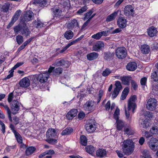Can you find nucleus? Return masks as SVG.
<instances>
[{"mask_svg":"<svg viewBox=\"0 0 158 158\" xmlns=\"http://www.w3.org/2000/svg\"><path fill=\"white\" fill-rule=\"evenodd\" d=\"M49 77L47 73L45 72L42 73L39 75H35L33 76L32 79L33 80L32 83L33 87L38 86L40 85V83H43L46 82Z\"/></svg>","mask_w":158,"mask_h":158,"instance_id":"nucleus-1","label":"nucleus"},{"mask_svg":"<svg viewBox=\"0 0 158 158\" xmlns=\"http://www.w3.org/2000/svg\"><path fill=\"white\" fill-rule=\"evenodd\" d=\"M122 146L125 154L127 155H131L134 149V144L131 139L124 140Z\"/></svg>","mask_w":158,"mask_h":158,"instance_id":"nucleus-2","label":"nucleus"},{"mask_svg":"<svg viewBox=\"0 0 158 158\" xmlns=\"http://www.w3.org/2000/svg\"><path fill=\"white\" fill-rule=\"evenodd\" d=\"M137 99L136 96L133 95L129 98L128 102L127 110L128 111L131 110L133 113H134L135 110L137 108L135 102Z\"/></svg>","mask_w":158,"mask_h":158,"instance_id":"nucleus-3","label":"nucleus"},{"mask_svg":"<svg viewBox=\"0 0 158 158\" xmlns=\"http://www.w3.org/2000/svg\"><path fill=\"white\" fill-rule=\"evenodd\" d=\"M96 123L95 120L94 119L88 120L85 125V128L86 131L89 133L94 131L96 129Z\"/></svg>","mask_w":158,"mask_h":158,"instance_id":"nucleus-4","label":"nucleus"},{"mask_svg":"<svg viewBox=\"0 0 158 158\" xmlns=\"http://www.w3.org/2000/svg\"><path fill=\"white\" fill-rule=\"evenodd\" d=\"M114 53L118 59H123L126 57L127 52L124 47H119L116 49Z\"/></svg>","mask_w":158,"mask_h":158,"instance_id":"nucleus-5","label":"nucleus"},{"mask_svg":"<svg viewBox=\"0 0 158 158\" xmlns=\"http://www.w3.org/2000/svg\"><path fill=\"white\" fill-rule=\"evenodd\" d=\"M157 106V101L154 98H149L146 105L147 108L149 110L153 111L155 110Z\"/></svg>","mask_w":158,"mask_h":158,"instance_id":"nucleus-6","label":"nucleus"},{"mask_svg":"<svg viewBox=\"0 0 158 158\" xmlns=\"http://www.w3.org/2000/svg\"><path fill=\"white\" fill-rule=\"evenodd\" d=\"M94 102L91 100L87 101L84 104L83 108L84 110L91 112L93 111L94 109Z\"/></svg>","mask_w":158,"mask_h":158,"instance_id":"nucleus-7","label":"nucleus"},{"mask_svg":"<svg viewBox=\"0 0 158 158\" xmlns=\"http://www.w3.org/2000/svg\"><path fill=\"white\" fill-rule=\"evenodd\" d=\"M10 107L13 114H16L19 110L20 106L19 102L17 100H13L10 103Z\"/></svg>","mask_w":158,"mask_h":158,"instance_id":"nucleus-8","label":"nucleus"},{"mask_svg":"<svg viewBox=\"0 0 158 158\" xmlns=\"http://www.w3.org/2000/svg\"><path fill=\"white\" fill-rule=\"evenodd\" d=\"M149 146L150 148L154 151L158 150V140L157 139L152 137L149 141Z\"/></svg>","mask_w":158,"mask_h":158,"instance_id":"nucleus-9","label":"nucleus"},{"mask_svg":"<svg viewBox=\"0 0 158 158\" xmlns=\"http://www.w3.org/2000/svg\"><path fill=\"white\" fill-rule=\"evenodd\" d=\"M10 127L12 132L14 133L17 142L19 143H22L23 142L22 137L15 130L14 125L12 124H10Z\"/></svg>","mask_w":158,"mask_h":158,"instance_id":"nucleus-10","label":"nucleus"},{"mask_svg":"<svg viewBox=\"0 0 158 158\" xmlns=\"http://www.w3.org/2000/svg\"><path fill=\"white\" fill-rule=\"evenodd\" d=\"M21 13V10H18L16 11L14 15L11 18V20L10 23L7 25L6 28L9 29L14 24V23L17 21L19 18Z\"/></svg>","mask_w":158,"mask_h":158,"instance_id":"nucleus-11","label":"nucleus"},{"mask_svg":"<svg viewBox=\"0 0 158 158\" xmlns=\"http://www.w3.org/2000/svg\"><path fill=\"white\" fill-rule=\"evenodd\" d=\"M124 14L127 16H133L134 11L133 7L131 5H127L126 6L124 9Z\"/></svg>","mask_w":158,"mask_h":158,"instance_id":"nucleus-12","label":"nucleus"},{"mask_svg":"<svg viewBox=\"0 0 158 158\" xmlns=\"http://www.w3.org/2000/svg\"><path fill=\"white\" fill-rule=\"evenodd\" d=\"M67 27L68 29L73 30L74 28L77 27L79 28V26L77 20L75 19H72L71 21L69 22Z\"/></svg>","mask_w":158,"mask_h":158,"instance_id":"nucleus-13","label":"nucleus"},{"mask_svg":"<svg viewBox=\"0 0 158 158\" xmlns=\"http://www.w3.org/2000/svg\"><path fill=\"white\" fill-rule=\"evenodd\" d=\"M66 64L67 66H69V63L66 60L63 58L58 59L55 61L53 65L55 66H65Z\"/></svg>","mask_w":158,"mask_h":158,"instance_id":"nucleus-14","label":"nucleus"},{"mask_svg":"<svg viewBox=\"0 0 158 158\" xmlns=\"http://www.w3.org/2000/svg\"><path fill=\"white\" fill-rule=\"evenodd\" d=\"M115 58V53L114 52H106L104 53L103 58L105 60L108 61L113 60Z\"/></svg>","mask_w":158,"mask_h":158,"instance_id":"nucleus-15","label":"nucleus"},{"mask_svg":"<svg viewBox=\"0 0 158 158\" xmlns=\"http://www.w3.org/2000/svg\"><path fill=\"white\" fill-rule=\"evenodd\" d=\"M60 4V8L63 9V11L64 12H66L67 10L68 11V10L70 9V4L69 0H66V1L63 0L61 1Z\"/></svg>","mask_w":158,"mask_h":158,"instance_id":"nucleus-16","label":"nucleus"},{"mask_svg":"<svg viewBox=\"0 0 158 158\" xmlns=\"http://www.w3.org/2000/svg\"><path fill=\"white\" fill-rule=\"evenodd\" d=\"M127 23V20L124 17H120L118 19L117 24L120 28L123 29L126 27Z\"/></svg>","mask_w":158,"mask_h":158,"instance_id":"nucleus-17","label":"nucleus"},{"mask_svg":"<svg viewBox=\"0 0 158 158\" xmlns=\"http://www.w3.org/2000/svg\"><path fill=\"white\" fill-rule=\"evenodd\" d=\"M22 24H23V27L20 34L24 35L26 37H27L29 36L31 32L25 23L23 22Z\"/></svg>","mask_w":158,"mask_h":158,"instance_id":"nucleus-18","label":"nucleus"},{"mask_svg":"<svg viewBox=\"0 0 158 158\" xmlns=\"http://www.w3.org/2000/svg\"><path fill=\"white\" fill-rule=\"evenodd\" d=\"M19 84L21 87L27 88L30 85V81L28 77H25L20 81Z\"/></svg>","mask_w":158,"mask_h":158,"instance_id":"nucleus-19","label":"nucleus"},{"mask_svg":"<svg viewBox=\"0 0 158 158\" xmlns=\"http://www.w3.org/2000/svg\"><path fill=\"white\" fill-rule=\"evenodd\" d=\"M51 10L52 11L54 17H60L62 15V12H64L63 11V9L60 7L56 8H52L51 9Z\"/></svg>","mask_w":158,"mask_h":158,"instance_id":"nucleus-20","label":"nucleus"},{"mask_svg":"<svg viewBox=\"0 0 158 158\" xmlns=\"http://www.w3.org/2000/svg\"><path fill=\"white\" fill-rule=\"evenodd\" d=\"M157 32L156 28L153 26L147 29L148 35L151 37L155 36Z\"/></svg>","mask_w":158,"mask_h":158,"instance_id":"nucleus-21","label":"nucleus"},{"mask_svg":"<svg viewBox=\"0 0 158 158\" xmlns=\"http://www.w3.org/2000/svg\"><path fill=\"white\" fill-rule=\"evenodd\" d=\"M137 68V64L135 62H130L126 66L127 69L129 71H133L136 70Z\"/></svg>","mask_w":158,"mask_h":158,"instance_id":"nucleus-22","label":"nucleus"},{"mask_svg":"<svg viewBox=\"0 0 158 158\" xmlns=\"http://www.w3.org/2000/svg\"><path fill=\"white\" fill-rule=\"evenodd\" d=\"M140 51L143 54H148L151 51L150 47L147 44H143L141 46Z\"/></svg>","mask_w":158,"mask_h":158,"instance_id":"nucleus-23","label":"nucleus"},{"mask_svg":"<svg viewBox=\"0 0 158 158\" xmlns=\"http://www.w3.org/2000/svg\"><path fill=\"white\" fill-rule=\"evenodd\" d=\"M77 109H72L67 113V118L69 119H72L77 115Z\"/></svg>","mask_w":158,"mask_h":158,"instance_id":"nucleus-24","label":"nucleus"},{"mask_svg":"<svg viewBox=\"0 0 158 158\" xmlns=\"http://www.w3.org/2000/svg\"><path fill=\"white\" fill-rule=\"evenodd\" d=\"M56 130L52 128L49 129L46 133V137L48 138L53 137L56 135Z\"/></svg>","mask_w":158,"mask_h":158,"instance_id":"nucleus-25","label":"nucleus"},{"mask_svg":"<svg viewBox=\"0 0 158 158\" xmlns=\"http://www.w3.org/2000/svg\"><path fill=\"white\" fill-rule=\"evenodd\" d=\"M104 46L103 42L99 41L97 42L93 47V50L95 51H98Z\"/></svg>","mask_w":158,"mask_h":158,"instance_id":"nucleus-26","label":"nucleus"},{"mask_svg":"<svg viewBox=\"0 0 158 158\" xmlns=\"http://www.w3.org/2000/svg\"><path fill=\"white\" fill-rule=\"evenodd\" d=\"M131 76H124L121 77L119 78L122 81L123 84L128 85H130V81L131 80Z\"/></svg>","mask_w":158,"mask_h":158,"instance_id":"nucleus-27","label":"nucleus"},{"mask_svg":"<svg viewBox=\"0 0 158 158\" xmlns=\"http://www.w3.org/2000/svg\"><path fill=\"white\" fill-rule=\"evenodd\" d=\"M96 155L97 157L103 158L106 155V152L105 149L100 148L96 151Z\"/></svg>","mask_w":158,"mask_h":158,"instance_id":"nucleus-28","label":"nucleus"},{"mask_svg":"<svg viewBox=\"0 0 158 158\" xmlns=\"http://www.w3.org/2000/svg\"><path fill=\"white\" fill-rule=\"evenodd\" d=\"M33 14L31 11H26L24 14V19L25 21H29L32 20V16Z\"/></svg>","mask_w":158,"mask_h":158,"instance_id":"nucleus-29","label":"nucleus"},{"mask_svg":"<svg viewBox=\"0 0 158 158\" xmlns=\"http://www.w3.org/2000/svg\"><path fill=\"white\" fill-rule=\"evenodd\" d=\"M150 122L147 119H142L139 124L140 127L143 129H146L149 127Z\"/></svg>","mask_w":158,"mask_h":158,"instance_id":"nucleus-30","label":"nucleus"},{"mask_svg":"<svg viewBox=\"0 0 158 158\" xmlns=\"http://www.w3.org/2000/svg\"><path fill=\"white\" fill-rule=\"evenodd\" d=\"M98 56V53L95 52H92L86 55L87 60L89 61L92 60L97 59Z\"/></svg>","mask_w":158,"mask_h":158,"instance_id":"nucleus-31","label":"nucleus"},{"mask_svg":"<svg viewBox=\"0 0 158 158\" xmlns=\"http://www.w3.org/2000/svg\"><path fill=\"white\" fill-rule=\"evenodd\" d=\"M36 149L35 147H29L27 148L25 151V154L27 156L30 155L34 153L36 151Z\"/></svg>","mask_w":158,"mask_h":158,"instance_id":"nucleus-32","label":"nucleus"},{"mask_svg":"<svg viewBox=\"0 0 158 158\" xmlns=\"http://www.w3.org/2000/svg\"><path fill=\"white\" fill-rule=\"evenodd\" d=\"M10 4L9 2H6L2 5L1 11L4 13H7L10 9Z\"/></svg>","mask_w":158,"mask_h":158,"instance_id":"nucleus-33","label":"nucleus"},{"mask_svg":"<svg viewBox=\"0 0 158 158\" xmlns=\"http://www.w3.org/2000/svg\"><path fill=\"white\" fill-rule=\"evenodd\" d=\"M118 12V10L116 11H115L113 13L107 16L106 21L107 22H110L114 20L116 16L117 15Z\"/></svg>","mask_w":158,"mask_h":158,"instance_id":"nucleus-34","label":"nucleus"},{"mask_svg":"<svg viewBox=\"0 0 158 158\" xmlns=\"http://www.w3.org/2000/svg\"><path fill=\"white\" fill-rule=\"evenodd\" d=\"M73 33L71 30L66 31L64 34V36L67 40L72 39L73 36Z\"/></svg>","mask_w":158,"mask_h":158,"instance_id":"nucleus-35","label":"nucleus"},{"mask_svg":"<svg viewBox=\"0 0 158 158\" xmlns=\"http://www.w3.org/2000/svg\"><path fill=\"white\" fill-rule=\"evenodd\" d=\"M95 150V148L93 146L91 145H88L85 147L86 152L89 154L91 155L94 153Z\"/></svg>","mask_w":158,"mask_h":158,"instance_id":"nucleus-36","label":"nucleus"},{"mask_svg":"<svg viewBox=\"0 0 158 158\" xmlns=\"http://www.w3.org/2000/svg\"><path fill=\"white\" fill-rule=\"evenodd\" d=\"M73 131V130L72 127H67L62 131L61 134L63 135H69L71 134Z\"/></svg>","mask_w":158,"mask_h":158,"instance_id":"nucleus-37","label":"nucleus"},{"mask_svg":"<svg viewBox=\"0 0 158 158\" xmlns=\"http://www.w3.org/2000/svg\"><path fill=\"white\" fill-rule=\"evenodd\" d=\"M23 24L22 25L21 24H19L15 26L13 28L14 32L16 35L18 34L19 33L22 31L23 29Z\"/></svg>","mask_w":158,"mask_h":158,"instance_id":"nucleus-38","label":"nucleus"},{"mask_svg":"<svg viewBox=\"0 0 158 158\" xmlns=\"http://www.w3.org/2000/svg\"><path fill=\"white\" fill-rule=\"evenodd\" d=\"M151 78L153 81L157 82L158 81V70H156L151 73Z\"/></svg>","mask_w":158,"mask_h":158,"instance_id":"nucleus-39","label":"nucleus"},{"mask_svg":"<svg viewBox=\"0 0 158 158\" xmlns=\"http://www.w3.org/2000/svg\"><path fill=\"white\" fill-rule=\"evenodd\" d=\"M63 69L60 67L57 68L55 69L53 71V75L58 77L61 74L62 72Z\"/></svg>","mask_w":158,"mask_h":158,"instance_id":"nucleus-40","label":"nucleus"},{"mask_svg":"<svg viewBox=\"0 0 158 158\" xmlns=\"http://www.w3.org/2000/svg\"><path fill=\"white\" fill-rule=\"evenodd\" d=\"M33 25L37 28H41L43 26L44 23L39 19H37V21L35 20L33 23Z\"/></svg>","mask_w":158,"mask_h":158,"instance_id":"nucleus-41","label":"nucleus"},{"mask_svg":"<svg viewBox=\"0 0 158 158\" xmlns=\"http://www.w3.org/2000/svg\"><path fill=\"white\" fill-rule=\"evenodd\" d=\"M3 107L6 111L8 115V117L9 120L10 121L12 122V119L11 115V111L10 109L8 106L6 105H5Z\"/></svg>","mask_w":158,"mask_h":158,"instance_id":"nucleus-42","label":"nucleus"},{"mask_svg":"<svg viewBox=\"0 0 158 158\" xmlns=\"http://www.w3.org/2000/svg\"><path fill=\"white\" fill-rule=\"evenodd\" d=\"M80 143L82 145L85 146L87 143V139L84 135H82L80 136Z\"/></svg>","mask_w":158,"mask_h":158,"instance_id":"nucleus-43","label":"nucleus"},{"mask_svg":"<svg viewBox=\"0 0 158 158\" xmlns=\"http://www.w3.org/2000/svg\"><path fill=\"white\" fill-rule=\"evenodd\" d=\"M34 3L39 4L40 6L43 7L46 5L47 0H35L34 1Z\"/></svg>","mask_w":158,"mask_h":158,"instance_id":"nucleus-44","label":"nucleus"},{"mask_svg":"<svg viewBox=\"0 0 158 158\" xmlns=\"http://www.w3.org/2000/svg\"><path fill=\"white\" fill-rule=\"evenodd\" d=\"M117 129L118 131L121 130L123 128L124 125L122 121L120 120H116Z\"/></svg>","mask_w":158,"mask_h":158,"instance_id":"nucleus-45","label":"nucleus"},{"mask_svg":"<svg viewBox=\"0 0 158 158\" xmlns=\"http://www.w3.org/2000/svg\"><path fill=\"white\" fill-rule=\"evenodd\" d=\"M24 64L23 62H18L12 68V69L10 71V73L11 74L12 73V75L13 76V73L14 72V70L15 69H16L22 65Z\"/></svg>","mask_w":158,"mask_h":158,"instance_id":"nucleus-46","label":"nucleus"},{"mask_svg":"<svg viewBox=\"0 0 158 158\" xmlns=\"http://www.w3.org/2000/svg\"><path fill=\"white\" fill-rule=\"evenodd\" d=\"M16 40L18 44H21L23 41V36L20 35H18L16 37Z\"/></svg>","mask_w":158,"mask_h":158,"instance_id":"nucleus-47","label":"nucleus"},{"mask_svg":"<svg viewBox=\"0 0 158 158\" xmlns=\"http://www.w3.org/2000/svg\"><path fill=\"white\" fill-rule=\"evenodd\" d=\"M150 131L152 135H156L158 134V127L157 126L153 127L151 128Z\"/></svg>","mask_w":158,"mask_h":158,"instance_id":"nucleus-48","label":"nucleus"},{"mask_svg":"<svg viewBox=\"0 0 158 158\" xmlns=\"http://www.w3.org/2000/svg\"><path fill=\"white\" fill-rule=\"evenodd\" d=\"M145 119H147L149 121L153 117L152 113L150 111H148L144 114Z\"/></svg>","mask_w":158,"mask_h":158,"instance_id":"nucleus-49","label":"nucleus"},{"mask_svg":"<svg viewBox=\"0 0 158 158\" xmlns=\"http://www.w3.org/2000/svg\"><path fill=\"white\" fill-rule=\"evenodd\" d=\"M120 110L118 108H117L114 114V118L116 120L119 119Z\"/></svg>","mask_w":158,"mask_h":158,"instance_id":"nucleus-50","label":"nucleus"},{"mask_svg":"<svg viewBox=\"0 0 158 158\" xmlns=\"http://www.w3.org/2000/svg\"><path fill=\"white\" fill-rule=\"evenodd\" d=\"M120 90L117 89H114L113 92L112 94L113 99H115L118 95Z\"/></svg>","mask_w":158,"mask_h":158,"instance_id":"nucleus-51","label":"nucleus"},{"mask_svg":"<svg viewBox=\"0 0 158 158\" xmlns=\"http://www.w3.org/2000/svg\"><path fill=\"white\" fill-rule=\"evenodd\" d=\"M93 13V11L92 10H89L88 12L85 15L84 20H86L88 19L91 16Z\"/></svg>","mask_w":158,"mask_h":158,"instance_id":"nucleus-52","label":"nucleus"},{"mask_svg":"<svg viewBox=\"0 0 158 158\" xmlns=\"http://www.w3.org/2000/svg\"><path fill=\"white\" fill-rule=\"evenodd\" d=\"M115 85L116 87L114 89H119V90H120L122 89L121 84L119 81H117L115 82Z\"/></svg>","mask_w":158,"mask_h":158,"instance_id":"nucleus-53","label":"nucleus"},{"mask_svg":"<svg viewBox=\"0 0 158 158\" xmlns=\"http://www.w3.org/2000/svg\"><path fill=\"white\" fill-rule=\"evenodd\" d=\"M111 72L110 70L108 68L106 69L102 73V75L104 77L108 76Z\"/></svg>","mask_w":158,"mask_h":158,"instance_id":"nucleus-54","label":"nucleus"},{"mask_svg":"<svg viewBox=\"0 0 158 158\" xmlns=\"http://www.w3.org/2000/svg\"><path fill=\"white\" fill-rule=\"evenodd\" d=\"M124 131L125 132L124 134L127 135H132L134 134L133 132L128 128H124Z\"/></svg>","mask_w":158,"mask_h":158,"instance_id":"nucleus-55","label":"nucleus"},{"mask_svg":"<svg viewBox=\"0 0 158 158\" xmlns=\"http://www.w3.org/2000/svg\"><path fill=\"white\" fill-rule=\"evenodd\" d=\"M0 125L1 126V129L2 133L4 134L6 132V127L5 124L1 120H0Z\"/></svg>","mask_w":158,"mask_h":158,"instance_id":"nucleus-56","label":"nucleus"},{"mask_svg":"<svg viewBox=\"0 0 158 158\" xmlns=\"http://www.w3.org/2000/svg\"><path fill=\"white\" fill-rule=\"evenodd\" d=\"M102 35L100 34V32H98L92 36V38L97 40H98L100 39Z\"/></svg>","mask_w":158,"mask_h":158,"instance_id":"nucleus-57","label":"nucleus"},{"mask_svg":"<svg viewBox=\"0 0 158 158\" xmlns=\"http://www.w3.org/2000/svg\"><path fill=\"white\" fill-rule=\"evenodd\" d=\"M147 80V78L146 77H144L142 78L140 80V83L142 86H144L146 85Z\"/></svg>","mask_w":158,"mask_h":158,"instance_id":"nucleus-58","label":"nucleus"},{"mask_svg":"<svg viewBox=\"0 0 158 158\" xmlns=\"http://www.w3.org/2000/svg\"><path fill=\"white\" fill-rule=\"evenodd\" d=\"M103 91L102 89H100L98 93V99L97 103L99 102L101 100L103 96Z\"/></svg>","mask_w":158,"mask_h":158,"instance_id":"nucleus-59","label":"nucleus"},{"mask_svg":"<svg viewBox=\"0 0 158 158\" xmlns=\"http://www.w3.org/2000/svg\"><path fill=\"white\" fill-rule=\"evenodd\" d=\"M131 86L133 87L134 90H136L138 88V85L136 82L133 80H131Z\"/></svg>","mask_w":158,"mask_h":158,"instance_id":"nucleus-60","label":"nucleus"},{"mask_svg":"<svg viewBox=\"0 0 158 158\" xmlns=\"http://www.w3.org/2000/svg\"><path fill=\"white\" fill-rule=\"evenodd\" d=\"M87 9V6H84L79 9L77 13L78 14H80L85 11Z\"/></svg>","mask_w":158,"mask_h":158,"instance_id":"nucleus-61","label":"nucleus"},{"mask_svg":"<svg viewBox=\"0 0 158 158\" xmlns=\"http://www.w3.org/2000/svg\"><path fill=\"white\" fill-rule=\"evenodd\" d=\"M152 90L153 94L154 95L158 96V84L155 86Z\"/></svg>","mask_w":158,"mask_h":158,"instance_id":"nucleus-62","label":"nucleus"},{"mask_svg":"<svg viewBox=\"0 0 158 158\" xmlns=\"http://www.w3.org/2000/svg\"><path fill=\"white\" fill-rule=\"evenodd\" d=\"M48 139H46V141L49 143L53 144L57 143V140L56 139H51V138Z\"/></svg>","mask_w":158,"mask_h":158,"instance_id":"nucleus-63","label":"nucleus"},{"mask_svg":"<svg viewBox=\"0 0 158 158\" xmlns=\"http://www.w3.org/2000/svg\"><path fill=\"white\" fill-rule=\"evenodd\" d=\"M13 98V92H11L8 95V102L10 103H11L12 102V100Z\"/></svg>","mask_w":158,"mask_h":158,"instance_id":"nucleus-64","label":"nucleus"}]
</instances>
